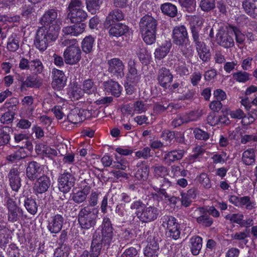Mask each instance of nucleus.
I'll list each match as a JSON object with an SVG mask.
<instances>
[{
    "instance_id": "nucleus-1",
    "label": "nucleus",
    "mask_w": 257,
    "mask_h": 257,
    "mask_svg": "<svg viewBox=\"0 0 257 257\" xmlns=\"http://www.w3.org/2000/svg\"><path fill=\"white\" fill-rule=\"evenodd\" d=\"M95 208L89 206H83L79 210L77 220L80 227L82 229H93L96 225L97 214L95 212Z\"/></svg>"
},
{
    "instance_id": "nucleus-2",
    "label": "nucleus",
    "mask_w": 257,
    "mask_h": 257,
    "mask_svg": "<svg viewBox=\"0 0 257 257\" xmlns=\"http://www.w3.org/2000/svg\"><path fill=\"white\" fill-rule=\"evenodd\" d=\"M57 32H52L45 28H39L37 32L34 44L40 51H44L49 43L55 41L58 36Z\"/></svg>"
},
{
    "instance_id": "nucleus-3",
    "label": "nucleus",
    "mask_w": 257,
    "mask_h": 257,
    "mask_svg": "<svg viewBox=\"0 0 257 257\" xmlns=\"http://www.w3.org/2000/svg\"><path fill=\"white\" fill-rule=\"evenodd\" d=\"M58 11L55 9H49L46 11L39 20L42 25L41 28H45L52 32L58 33L60 27L58 25Z\"/></svg>"
},
{
    "instance_id": "nucleus-4",
    "label": "nucleus",
    "mask_w": 257,
    "mask_h": 257,
    "mask_svg": "<svg viewBox=\"0 0 257 257\" xmlns=\"http://www.w3.org/2000/svg\"><path fill=\"white\" fill-rule=\"evenodd\" d=\"M162 225L165 228L168 237L177 240L180 237V225L176 219L171 215H164L161 218Z\"/></svg>"
},
{
    "instance_id": "nucleus-5",
    "label": "nucleus",
    "mask_w": 257,
    "mask_h": 257,
    "mask_svg": "<svg viewBox=\"0 0 257 257\" xmlns=\"http://www.w3.org/2000/svg\"><path fill=\"white\" fill-rule=\"evenodd\" d=\"M6 205L8 209V220L10 222L14 223L27 218V216L24 214V211L17 205L13 199L9 198Z\"/></svg>"
},
{
    "instance_id": "nucleus-6",
    "label": "nucleus",
    "mask_w": 257,
    "mask_h": 257,
    "mask_svg": "<svg viewBox=\"0 0 257 257\" xmlns=\"http://www.w3.org/2000/svg\"><path fill=\"white\" fill-rule=\"evenodd\" d=\"M160 210L154 206H146L141 211L136 214L140 220L143 223H148L156 220L160 214Z\"/></svg>"
},
{
    "instance_id": "nucleus-7",
    "label": "nucleus",
    "mask_w": 257,
    "mask_h": 257,
    "mask_svg": "<svg viewBox=\"0 0 257 257\" xmlns=\"http://www.w3.org/2000/svg\"><path fill=\"white\" fill-rule=\"evenodd\" d=\"M101 229V237L100 241L104 246H109L112 242L113 236V228L110 219L107 216L103 218Z\"/></svg>"
},
{
    "instance_id": "nucleus-8",
    "label": "nucleus",
    "mask_w": 257,
    "mask_h": 257,
    "mask_svg": "<svg viewBox=\"0 0 257 257\" xmlns=\"http://www.w3.org/2000/svg\"><path fill=\"white\" fill-rule=\"evenodd\" d=\"M75 179L74 176L68 172L61 174L58 178V188L60 191L67 193L74 185Z\"/></svg>"
},
{
    "instance_id": "nucleus-9",
    "label": "nucleus",
    "mask_w": 257,
    "mask_h": 257,
    "mask_svg": "<svg viewBox=\"0 0 257 257\" xmlns=\"http://www.w3.org/2000/svg\"><path fill=\"white\" fill-rule=\"evenodd\" d=\"M108 71L112 76L121 78L124 76V65L118 58H112L107 61Z\"/></svg>"
},
{
    "instance_id": "nucleus-10",
    "label": "nucleus",
    "mask_w": 257,
    "mask_h": 257,
    "mask_svg": "<svg viewBox=\"0 0 257 257\" xmlns=\"http://www.w3.org/2000/svg\"><path fill=\"white\" fill-rule=\"evenodd\" d=\"M81 52L78 45L67 47L63 53L65 62L68 64H75L81 59Z\"/></svg>"
},
{
    "instance_id": "nucleus-11",
    "label": "nucleus",
    "mask_w": 257,
    "mask_h": 257,
    "mask_svg": "<svg viewBox=\"0 0 257 257\" xmlns=\"http://www.w3.org/2000/svg\"><path fill=\"white\" fill-rule=\"evenodd\" d=\"M87 113H89L87 110L78 108L72 109L67 115L68 121H64L63 125L66 126L68 122L77 124L86 118Z\"/></svg>"
},
{
    "instance_id": "nucleus-12",
    "label": "nucleus",
    "mask_w": 257,
    "mask_h": 257,
    "mask_svg": "<svg viewBox=\"0 0 257 257\" xmlns=\"http://www.w3.org/2000/svg\"><path fill=\"white\" fill-rule=\"evenodd\" d=\"M172 39L176 45H181L185 42H189L186 28L183 25L176 26L173 30Z\"/></svg>"
},
{
    "instance_id": "nucleus-13",
    "label": "nucleus",
    "mask_w": 257,
    "mask_h": 257,
    "mask_svg": "<svg viewBox=\"0 0 257 257\" xmlns=\"http://www.w3.org/2000/svg\"><path fill=\"white\" fill-rule=\"evenodd\" d=\"M215 38L216 43L224 48H230L234 45L233 38L222 28L218 30Z\"/></svg>"
},
{
    "instance_id": "nucleus-14",
    "label": "nucleus",
    "mask_w": 257,
    "mask_h": 257,
    "mask_svg": "<svg viewBox=\"0 0 257 257\" xmlns=\"http://www.w3.org/2000/svg\"><path fill=\"white\" fill-rule=\"evenodd\" d=\"M43 167L36 161H31L28 163L26 170L27 177L30 181L35 180L41 174Z\"/></svg>"
},
{
    "instance_id": "nucleus-15",
    "label": "nucleus",
    "mask_w": 257,
    "mask_h": 257,
    "mask_svg": "<svg viewBox=\"0 0 257 257\" xmlns=\"http://www.w3.org/2000/svg\"><path fill=\"white\" fill-rule=\"evenodd\" d=\"M64 219L62 215L57 214L52 216L48 220L47 229L51 233L59 232L64 224Z\"/></svg>"
},
{
    "instance_id": "nucleus-16",
    "label": "nucleus",
    "mask_w": 257,
    "mask_h": 257,
    "mask_svg": "<svg viewBox=\"0 0 257 257\" xmlns=\"http://www.w3.org/2000/svg\"><path fill=\"white\" fill-rule=\"evenodd\" d=\"M20 173L18 168H12L8 174L10 186L15 192H18L22 185Z\"/></svg>"
},
{
    "instance_id": "nucleus-17",
    "label": "nucleus",
    "mask_w": 257,
    "mask_h": 257,
    "mask_svg": "<svg viewBox=\"0 0 257 257\" xmlns=\"http://www.w3.org/2000/svg\"><path fill=\"white\" fill-rule=\"evenodd\" d=\"M42 85V79L38 75L29 74L26 78L22 85H20L22 91L27 90L28 88H39Z\"/></svg>"
},
{
    "instance_id": "nucleus-18",
    "label": "nucleus",
    "mask_w": 257,
    "mask_h": 257,
    "mask_svg": "<svg viewBox=\"0 0 257 257\" xmlns=\"http://www.w3.org/2000/svg\"><path fill=\"white\" fill-rule=\"evenodd\" d=\"M157 25V21L149 15L143 17L139 23L140 31H156Z\"/></svg>"
},
{
    "instance_id": "nucleus-19",
    "label": "nucleus",
    "mask_w": 257,
    "mask_h": 257,
    "mask_svg": "<svg viewBox=\"0 0 257 257\" xmlns=\"http://www.w3.org/2000/svg\"><path fill=\"white\" fill-rule=\"evenodd\" d=\"M50 185L51 181L49 177L46 175H43L37 178L33 189L36 194H42L48 190Z\"/></svg>"
},
{
    "instance_id": "nucleus-20",
    "label": "nucleus",
    "mask_w": 257,
    "mask_h": 257,
    "mask_svg": "<svg viewBox=\"0 0 257 257\" xmlns=\"http://www.w3.org/2000/svg\"><path fill=\"white\" fill-rule=\"evenodd\" d=\"M124 15L122 12L119 9L110 11L106 16L103 23L104 27H109L110 25L124 19Z\"/></svg>"
},
{
    "instance_id": "nucleus-21",
    "label": "nucleus",
    "mask_w": 257,
    "mask_h": 257,
    "mask_svg": "<svg viewBox=\"0 0 257 257\" xmlns=\"http://www.w3.org/2000/svg\"><path fill=\"white\" fill-rule=\"evenodd\" d=\"M185 151L182 149H176L170 151L166 152L163 159L165 163L168 165L175 161L181 160L184 157Z\"/></svg>"
},
{
    "instance_id": "nucleus-22",
    "label": "nucleus",
    "mask_w": 257,
    "mask_h": 257,
    "mask_svg": "<svg viewBox=\"0 0 257 257\" xmlns=\"http://www.w3.org/2000/svg\"><path fill=\"white\" fill-rule=\"evenodd\" d=\"M173 75L169 69L162 67L158 73V80L160 85L165 88L168 87L173 80Z\"/></svg>"
},
{
    "instance_id": "nucleus-23",
    "label": "nucleus",
    "mask_w": 257,
    "mask_h": 257,
    "mask_svg": "<svg viewBox=\"0 0 257 257\" xmlns=\"http://www.w3.org/2000/svg\"><path fill=\"white\" fill-rule=\"evenodd\" d=\"M136 62L132 58H130L127 62V78L134 84L138 83L141 78L136 67Z\"/></svg>"
},
{
    "instance_id": "nucleus-24",
    "label": "nucleus",
    "mask_w": 257,
    "mask_h": 257,
    "mask_svg": "<svg viewBox=\"0 0 257 257\" xmlns=\"http://www.w3.org/2000/svg\"><path fill=\"white\" fill-rule=\"evenodd\" d=\"M108 30V34L110 36L119 37L126 34L128 31V27L122 23H115L110 25L109 27H104Z\"/></svg>"
},
{
    "instance_id": "nucleus-25",
    "label": "nucleus",
    "mask_w": 257,
    "mask_h": 257,
    "mask_svg": "<svg viewBox=\"0 0 257 257\" xmlns=\"http://www.w3.org/2000/svg\"><path fill=\"white\" fill-rule=\"evenodd\" d=\"M52 73L53 75L52 87L58 89L64 87L66 81L64 73L61 70L54 68L52 69Z\"/></svg>"
},
{
    "instance_id": "nucleus-26",
    "label": "nucleus",
    "mask_w": 257,
    "mask_h": 257,
    "mask_svg": "<svg viewBox=\"0 0 257 257\" xmlns=\"http://www.w3.org/2000/svg\"><path fill=\"white\" fill-rule=\"evenodd\" d=\"M199 213V216L196 217L197 222L203 227H209L213 224V219L208 215L203 207L198 208L196 210Z\"/></svg>"
},
{
    "instance_id": "nucleus-27",
    "label": "nucleus",
    "mask_w": 257,
    "mask_h": 257,
    "mask_svg": "<svg viewBox=\"0 0 257 257\" xmlns=\"http://www.w3.org/2000/svg\"><path fill=\"white\" fill-rule=\"evenodd\" d=\"M67 17L72 23H77L84 21L88 16L86 11L81 8L69 12Z\"/></svg>"
},
{
    "instance_id": "nucleus-28",
    "label": "nucleus",
    "mask_w": 257,
    "mask_h": 257,
    "mask_svg": "<svg viewBox=\"0 0 257 257\" xmlns=\"http://www.w3.org/2000/svg\"><path fill=\"white\" fill-rule=\"evenodd\" d=\"M85 27L86 25L84 23H77L72 26L63 28L62 32L65 35L77 36L84 31Z\"/></svg>"
},
{
    "instance_id": "nucleus-29",
    "label": "nucleus",
    "mask_w": 257,
    "mask_h": 257,
    "mask_svg": "<svg viewBox=\"0 0 257 257\" xmlns=\"http://www.w3.org/2000/svg\"><path fill=\"white\" fill-rule=\"evenodd\" d=\"M103 85L107 92L111 93L115 97H118L120 95L122 87L117 82L109 80L104 82Z\"/></svg>"
},
{
    "instance_id": "nucleus-30",
    "label": "nucleus",
    "mask_w": 257,
    "mask_h": 257,
    "mask_svg": "<svg viewBox=\"0 0 257 257\" xmlns=\"http://www.w3.org/2000/svg\"><path fill=\"white\" fill-rule=\"evenodd\" d=\"M102 244L100 241V235L99 234L94 235L91 243L89 251L90 257H98L101 250Z\"/></svg>"
},
{
    "instance_id": "nucleus-31",
    "label": "nucleus",
    "mask_w": 257,
    "mask_h": 257,
    "mask_svg": "<svg viewBox=\"0 0 257 257\" xmlns=\"http://www.w3.org/2000/svg\"><path fill=\"white\" fill-rule=\"evenodd\" d=\"M14 139L16 143L21 145L19 146L20 148H23L25 150L26 148L29 151L33 150V145L31 142L29 140L28 137L26 134H15Z\"/></svg>"
},
{
    "instance_id": "nucleus-32",
    "label": "nucleus",
    "mask_w": 257,
    "mask_h": 257,
    "mask_svg": "<svg viewBox=\"0 0 257 257\" xmlns=\"http://www.w3.org/2000/svg\"><path fill=\"white\" fill-rule=\"evenodd\" d=\"M90 190V187L89 186L85 187L83 189L74 193L72 195V200L77 204H80L84 202L89 194Z\"/></svg>"
},
{
    "instance_id": "nucleus-33",
    "label": "nucleus",
    "mask_w": 257,
    "mask_h": 257,
    "mask_svg": "<svg viewBox=\"0 0 257 257\" xmlns=\"http://www.w3.org/2000/svg\"><path fill=\"white\" fill-rule=\"evenodd\" d=\"M160 253L159 244L155 240L151 241L144 250L147 257H158Z\"/></svg>"
},
{
    "instance_id": "nucleus-34",
    "label": "nucleus",
    "mask_w": 257,
    "mask_h": 257,
    "mask_svg": "<svg viewBox=\"0 0 257 257\" xmlns=\"http://www.w3.org/2000/svg\"><path fill=\"white\" fill-rule=\"evenodd\" d=\"M255 152L254 149L249 148L242 153L241 160L244 164L249 166L255 163Z\"/></svg>"
},
{
    "instance_id": "nucleus-35",
    "label": "nucleus",
    "mask_w": 257,
    "mask_h": 257,
    "mask_svg": "<svg viewBox=\"0 0 257 257\" xmlns=\"http://www.w3.org/2000/svg\"><path fill=\"white\" fill-rule=\"evenodd\" d=\"M171 46L170 41H165L161 46L156 49L154 53L155 58L159 60L164 58L170 51Z\"/></svg>"
},
{
    "instance_id": "nucleus-36",
    "label": "nucleus",
    "mask_w": 257,
    "mask_h": 257,
    "mask_svg": "<svg viewBox=\"0 0 257 257\" xmlns=\"http://www.w3.org/2000/svg\"><path fill=\"white\" fill-rule=\"evenodd\" d=\"M190 250L194 255H198L202 246V238L199 236H194L190 239Z\"/></svg>"
},
{
    "instance_id": "nucleus-37",
    "label": "nucleus",
    "mask_w": 257,
    "mask_h": 257,
    "mask_svg": "<svg viewBox=\"0 0 257 257\" xmlns=\"http://www.w3.org/2000/svg\"><path fill=\"white\" fill-rule=\"evenodd\" d=\"M27 156V152L23 148H20L15 152L8 155L6 157V159L10 162L14 163L25 158Z\"/></svg>"
},
{
    "instance_id": "nucleus-38",
    "label": "nucleus",
    "mask_w": 257,
    "mask_h": 257,
    "mask_svg": "<svg viewBox=\"0 0 257 257\" xmlns=\"http://www.w3.org/2000/svg\"><path fill=\"white\" fill-rule=\"evenodd\" d=\"M95 44V39L92 36L85 37L81 43L82 51L86 54L91 52Z\"/></svg>"
},
{
    "instance_id": "nucleus-39",
    "label": "nucleus",
    "mask_w": 257,
    "mask_h": 257,
    "mask_svg": "<svg viewBox=\"0 0 257 257\" xmlns=\"http://www.w3.org/2000/svg\"><path fill=\"white\" fill-rule=\"evenodd\" d=\"M162 13L170 17H175L177 14V9L176 6L171 3H166L161 6Z\"/></svg>"
},
{
    "instance_id": "nucleus-40",
    "label": "nucleus",
    "mask_w": 257,
    "mask_h": 257,
    "mask_svg": "<svg viewBox=\"0 0 257 257\" xmlns=\"http://www.w3.org/2000/svg\"><path fill=\"white\" fill-rule=\"evenodd\" d=\"M24 206L27 211L32 215H35L38 211V205L36 200L32 197H27L24 200Z\"/></svg>"
},
{
    "instance_id": "nucleus-41",
    "label": "nucleus",
    "mask_w": 257,
    "mask_h": 257,
    "mask_svg": "<svg viewBox=\"0 0 257 257\" xmlns=\"http://www.w3.org/2000/svg\"><path fill=\"white\" fill-rule=\"evenodd\" d=\"M242 6L244 12L253 18L257 17V7L253 3L249 1H244L242 2Z\"/></svg>"
},
{
    "instance_id": "nucleus-42",
    "label": "nucleus",
    "mask_w": 257,
    "mask_h": 257,
    "mask_svg": "<svg viewBox=\"0 0 257 257\" xmlns=\"http://www.w3.org/2000/svg\"><path fill=\"white\" fill-rule=\"evenodd\" d=\"M102 3L101 0H86V8L92 14L98 12Z\"/></svg>"
},
{
    "instance_id": "nucleus-43",
    "label": "nucleus",
    "mask_w": 257,
    "mask_h": 257,
    "mask_svg": "<svg viewBox=\"0 0 257 257\" xmlns=\"http://www.w3.org/2000/svg\"><path fill=\"white\" fill-rule=\"evenodd\" d=\"M249 236V230L245 229L242 231L236 232L231 234V238L232 240L238 241L246 244L248 242L247 238Z\"/></svg>"
},
{
    "instance_id": "nucleus-44",
    "label": "nucleus",
    "mask_w": 257,
    "mask_h": 257,
    "mask_svg": "<svg viewBox=\"0 0 257 257\" xmlns=\"http://www.w3.org/2000/svg\"><path fill=\"white\" fill-rule=\"evenodd\" d=\"M43 69V64L39 59L36 58L31 61L29 70L33 71L35 75H38V74L42 73Z\"/></svg>"
},
{
    "instance_id": "nucleus-45",
    "label": "nucleus",
    "mask_w": 257,
    "mask_h": 257,
    "mask_svg": "<svg viewBox=\"0 0 257 257\" xmlns=\"http://www.w3.org/2000/svg\"><path fill=\"white\" fill-rule=\"evenodd\" d=\"M11 128L8 126L0 127V146L7 144L10 140Z\"/></svg>"
},
{
    "instance_id": "nucleus-46",
    "label": "nucleus",
    "mask_w": 257,
    "mask_h": 257,
    "mask_svg": "<svg viewBox=\"0 0 257 257\" xmlns=\"http://www.w3.org/2000/svg\"><path fill=\"white\" fill-rule=\"evenodd\" d=\"M144 42L148 45L155 43L156 41V31H141Z\"/></svg>"
},
{
    "instance_id": "nucleus-47",
    "label": "nucleus",
    "mask_w": 257,
    "mask_h": 257,
    "mask_svg": "<svg viewBox=\"0 0 257 257\" xmlns=\"http://www.w3.org/2000/svg\"><path fill=\"white\" fill-rule=\"evenodd\" d=\"M234 80L240 83H245L250 79V74L242 71H239L234 73L232 74Z\"/></svg>"
},
{
    "instance_id": "nucleus-48",
    "label": "nucleus",
    "mask_w": 257,
    "mask_h": 257,
    "mask_svg": "<svg viewBox=\"0 0 257 257\" xmlns=\"http://www.w3.org/2000/svg\"><path fill=\"white\" fill-rule=\"evenodd\" d=\"M149 167L145 165L139 168L135 173V177L139 180L145 181L148 177Z\"/></svg>"
},
{
    "instance_id": "nucleus-49",
    "label": "nucleus",
    "mask_w": 257,
    "mask_h": 257,
    "mask_svg": "<svg viewBox=\"0 0 257 257\" xmlns=\"http://www.w3.org/2000/svg\"><path fill=\"white\" fill-rule=\"evenodd\" d=\"M82 86L83 92L88 94L94 93L96 90V87L91 79H88L84 81Z\"/></svg>"
},
{
    "instance_id": "nucleus-50",
    "label": "nucleus",
    "mask_w": 257,
    "mask_h": 257,
    "mask_svg": "<svg viewBox=\"0 0 257 257\" xmlns=\"http://www.w3.org/2000/svg\"><path fill=\"white\" fill-rule=\"evenodd\" d=\"M19 48V40L16 35H12L9 38L7 48L10 51L15 52Z\"/></svg>"
},
{
    "instance_id": "nucleus-51",
    "label": "nucleus",
    "mask_w": 257,
    "mask_h": 257,
    "mask_svg": "<svg viewBox=\"0 0 257 257\" xmlns=\"http://www.w3.org/2000/svg\"><path fill=\"white\" fill-rule=\"evenodd\" d=\"M196 48L200 58L203 62H207L209 60V50L207 49L205 44L201 45V46L196 47Z\"/></svg>"
},
{
    "instance_id": "nucleus-52",
    "label": "nucleus",
    "mask_w": 257,
    "mask_h": 257,
    "mask_svg": "<svg viewBox=\"0 0 257 257\" xmlns=\"http://www.w3.org/2000/svg\"><path fill=\"white\" fill-rule=\"evenodd\" d=\"M191 33L193 42L195 44L196 48L199 46H201V45L205 44V43L201 41L202 38H200L198 27H192L191 28Z\"/></svg>"
},
{
    "instance_id": "nucleus-53",
    "label": "nucleus",
    "mask_w": 257,
    "mask_h": 257,
    "mask_svg": "<svg viewBox=\"0 0 257 257\" xmlns=\"http://www.w3.org/2000/svg\"><path fill=\"white\" fill-rule=\"evenodd\" d=\"M178 45L183 55L185 57L189 58L193 56L192 47L189 42H185L184 44Z\"/></svg>"
},
{
    "instance_id": "nucleus-54",
    "label": "nucleus",
    "mask_w": 257,
    "mask_h": 257,
    "mask_svg": "<svg viewBox=\"0 0 257 257\" xmlns=\"http://www.w3.org/2000/svg\"><path fill=\"white\" fill-rule=\"evenodd\" d=\"M84 93L79 86L74 84L70 92V96L72 99L78 100L82 97Z\"/></svg>"
},
{
    "instance_id": "nucleus-55",
    "label": "nucleus",
    "mask_w": 257,
    "mask_h": 257,
    "mask_svg": "<svg viewBox=\"0 0 257 257\" xmlns=\"http://www.w3.org/2000/svg\"><path fill=\"white\" fill-rule=\"evenodd\" d=\"M180 5L186 8V10L189 12H193L196 9V1L195 0H178Z\"/></svg>"
},
{
    "instance_id": "nucleus-56",
    "label": "nucleus",
    "mask_w": 257,
    "mask_h": 257,
    "mask_svg": "<svg viewBox=\"0 0 257 257\" xmlns=\"http://www.w3.org/2000/svg\"><path fill=\"white\" fill-rule=\"evenodd\" d=\"M244 216L241 213L228 214L225 216L226 220H228L231 223H235L240 225Z\"/></svg>"
},
{
    "instance_id": "nucleus-57",
    "label": "nucleus",
    "mask_w": 257,
    "mask_h": 257,
    "mask_svg": "<svg viewBox=\"0 0 257 257\" xmlns=\"http://www.w3.org/2000/svg\"><path fill=\"white\" fill-rule=\"evenodd\" d=\"M154 170V174L156 177H160V179L162 177L165 176L167 174V169L166 167L163 165H155L152 167Z\"/></svg>"
},
{
    "instance_id": "nucleus-58",
    "label": "nucleus",
    "mask_w": 257,
    "mask_h": 257,
    "mask_svg": "<svg viewBox=\"0 0 257 257\" xmlns=\"http://www.w3.org/2000/svg\"><path fill=\"white\" fill-rule=\"evenodd\" d=\"M244 206L248 210H251L254 208L253 202L250 201L249 196H243L240 198L239 207H243Z\"/></svg>"
},
{
    "instance_id": "nucleus-59",
    "label": "nucleus",
    "mask_w": 257,
    "mask_h": 257,
    "mask_svg": "<svg viewBox=\"0 0 257 257\" xmlns=\"http://www.w3.org/2000/svg\"><path fill=\"white\" fill-rule=\"evenodd\" d=\"M100 193L92 191L89 196L88 197V205L85 206H89L90 208H94L98 203V197Z\"/></svg>"
},
{
    "instance_id": "nucleus-60",
    "label": "nucleus",
    "mask_w": 257,
    "mask_h": 257,
    "mask_svg": "<svg viewBox=\"0 0 257 257\" xmlns=\"http://www.w3.org/2000/svg\"><path fill=\"white\" fill-rule=\"evenodd\" d=\"M128 166V162L124 159H116V161L114 162L112 167L116 169L126 170Z\"/></svg>"
},
{
    "instance_id": "nucleus-61",
    "label": "nucleus",
    "mask_w": 257,
    "mask_h": 257,
    "mask_svg": "<svg viewBox=\"0 0 257 257\" xmlns=\"http://www.w3.org/2000/svg\"><path fill=\"white\" fill-rule=\"evenodd\" d=\"M193 134L197 140L206 141L209 138V133L199 128H195L193 131Z\"/></svg>"
},
{
    "instance_id": "nucleus-62",
    "label": "nucleus",
    "mask_w": 257,
    "mask_h": 257,
    "mask_svg": "<svg viewBox=\"0 0 257 257\" xmlns=\"http://www.w3.org/2000/svg\"><path fill=\"white\" fill-rule=\"evenodd\" d=\"M231 29L235 35L236 43L239 44H242L245 39L244 35L236 27L232 26Z\"/></svg>"
},
{
    "instance_id": "nucleus-63",
    "label": "nucleus",
    "mask_w": 257,
    "mask_h": 257,
    "mask_svg": "<svg viewBox=\"0 0 257 257\" xmlns=\"http://www.w3.org/2000/svg\"><path fill=\"white\" fill-rule=\"evenodd\" d=\"M199 182L205 188H210L211 187V183L208 175L206 173H201L198 177Z\"/></svg>"
},
{
    "instance_id": "nucleus-64",
    "label": "nucleus",
    "mask_w": 257,
    "mask_h": 257,
    "mask_svg": "<svg viewBox=\"0 0 257 257\" xmlns=\"http://www.w3.org/2000/svg\"><path fill=\"white\" fill-rule=\"evenodd\" d=\"M252 141L254 142H257V136L253 134H243V132H242L240 137L241 144L245 145Z\"/></svg>"
}]
</instances>
